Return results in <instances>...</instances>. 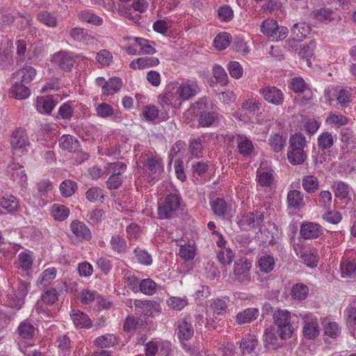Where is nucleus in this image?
Here are the masks:
<instances>
[{
    "mask_svg": "<svg viewBox=\"0 0 356 356\" xmlns=\"http://www.w3.org/2000/svg\"><path fill=\"white\" fill-rule=\"evenodd\" d=\"M273 318L280 338L283 340L289 339L297 327L298 316L286 309H277L273 313Z\"/></svg>",
    "mask_w": 356,
    "mask_h": 356,
    "instance_id": "obj_1",
    "label": "nucleus"
},
{
    "mask_svg": "<svg viewBox=\"0 0 356 356\" xmlns=\"http://www.w3.org/2000/svg\"><path fill=\"white\" fill-rule=\"evenodd\" d=\"M307 143L305 136L301 133H295L290 136L287 159L291 165H302L306 161L307 156L305 148Z\"/></svg>",
    "mask_w": 356,
    "mask_h": 356,
    "instance_id": "obj_2",
    "label": "nucleus"
},
{
    "mask_svg": "<svg viewBox=\"0 0 356 356\" xmlns=\"http://www.w3.org/2000/svg\"><path fill=\"white\" fill-rule=\"evenodd\" d=\"M183 204V200L177 192L170 193L161 198L158 204V216L160 219L175 216Z\"/></svg>",
    "mask_w": 356,
    "mask_h": 356,
    "instance_id": "obj_3",
    "label": "nucleus"
},
{
    "mask_svg": "<svg viewBox=\"0 0 356 356\" xmlns=\"http://www.w3.org/2000/svg\"><path fill=\"white\" fill-rule=\"evenodd\" d=\"M10 145L13 154L16 156H22L28 152L31 143L24 129L19 127L13 131L10 136Z\"/></svg>",
    "mask_w": 356,
    "mask_h": 356,
    "instance_id": "obj_4",
    "label": "nucleus"
},
{
    "mask_svg": "<svg viewBox=\"0 0 356 356\" xmlns=\"http://www.w3.org/2000/svg\"><path fill=\"white\" fill-rule=\"evenodd\" d=\"M176 95L177 99L181 101H187L200 92V86L195 80L184 79L176 83Z\"/></svg>",
    "mask_w": 356,
    "mask_h": 356,
    "instance_id": "obj_5",
    "label": "nucleus"
},
{
    "mask_svg": "<svg viewBox=\"0 0 356 356\" xmlns=\"http://www.w3.org/2000/svg\"><path fill=\"white\" fill-rule=\"evenodd\" d=\"M145 171L152 177V180H158L163 172L161 160L153 155H144L140 159Z\"/></svg>",
    "mask_w": 356,
    "mask_h": 356,
    "instance_id": "obj_6",
    "label": "nucleus"
},
{
    "mask_svg": "<svg viewBox=\"0 0 356 356\" xmlns=\"http://www.w3.org/2000/svg\"><path fill=\"white\" fill-rule=\"evenodd\" d=\"M261 31L268 38L275 40H284L289 33L286 27H280L277 22L270 18L263 22L261 26Z\"/></svg>",
    "mask_w": 356,
    "mask_h": 356,
    "instance_id": "obj_7",
    "label": "nucleus"
},
{
    "mask_svg": "<svg viewBox=\"0 0 356 356\" xmlns=\"http://www.w3.org/2000/svg\"><path fill=\"white\" fill-rule=\"evenodd\" d=\"M303 320L302 333L305 338L313 339L320 334V327L317 317L312 313L300 314Z\"/></svg>",
    "mask_w": 356,
    "mask_h": 356,
    "instance_id": "obj_8",
    "label": "nucleus"
},
{
    "mask_svg": "<svg viewBox=\"0 0 356 356\" xmlns=\"http://www.w3.org/2000/svg\"><path fill=\"white\" fill-rule=\"evenodd\" d=\"M239 349L243 356H257L259 348L257 337L252 334L243 337L240 342Z\"/></svg>",
    "mask_w": 356,
    "mask_h": 356,
    "instance_id": "obj_9",
    "label": "nucleus"
},
{
    "mask_svg": "<svg viewBox=\"0 0 356 356\" xmlns=\"http://www.w3.org/2000/svg\"><path fill=\"white\" fill-rule=\"evenodd\" d=\"M51 62L60 70L70 72L74 66L75 59L73 54L65 51H60L53 55Z\"/></svg>",
    "mask_w": 356,
    "mask_h": 356,
    "instance_id": "obj_10",
    "label": "nucleus"
},
{
    "mask_svg": "<svg viewBox=\"0 0 356 356\" xmlns=\"http://www.w3.org/2000/svg\"><path fill=\"white\" fill-rule=\"evenodd\" d=\"M291 89L295 92L299 93V97H301V103L305 104L308 100L312 98V92L307 87L304 79L301 77L297 76L291 79Z\"/></svg>",
    "mask_w": 356,
    "mask_h": 356,
    "instance_id": "obj_11",
    "label": "nucleus"
},
{
    "mask_svg": "<svg viewBox=\"0 0 356 356\" xmlns=\"http://www.w3.org/2000/svg\"><path fill=\"white\" fill-rule=\"evenodd\" d=\"M136 313L147 317H154L161 313V305L154 300L136 302Z\"/></svg>",
    "mask_w": 356,
    "mask_h": 356,
    "instance_id": "obj_12",
    "label": "nucleus"
},
{
    "mask_svg": "<svg viewBox=\"0 0 356 356\" xmlns=\"http://www.w3.org/2000/svg\"><path fill=\"white\" fill-rule=\"evenodd\" d=\"M264 99L272 104L279 106L284 102V93L275 86H267L260 89Z\"/></svg>",
    "mask_w": 356,
    "mask_h": 356,
    "instance_id": "obj_13",
    "label": "nucleus"
},
{
    "mask_svg": "<svg viewBox=\"0 0 356 356\" xmlns=\"http://www.w3.org/2000/svg\"><path fill=\"white\" fill-rule=\"evenodd\" d=\"M300 235L304 239H315L323 234L322 227L315 222H304L300 227Z\"/></svg>",
    "mask_w": 356,
    "mask_h": 356,
    "instance_id": "obj_14",
    "label": "nucleus"
},
{
    "mask_svg": "<svg viewBox=\"0 0 356 356\" xmlns=\"http://www.w3.org/2000/svg\"><path fill=\"white\" fill-rule=\"evenodd\" d=\"M33 262V257L31 252L25 250L18 254L16 264H17L18 268H21L25 272L24 274L22 275L24 277H29L31 276Z\"/></svg>",
    "mask_w": 356,
    "mask_h": 356,
    "instance_id": "obj_15",
    "label": "nucleus"
},
{
    "mask_svg": "<svg viewBox=\"0 0 356 356\" xmlns=\"http://www.w3.org/2000/svg\"><path fill=\"white\" fill-rule=\"evenodd\" d=\"M37 74L36 70L31 65H24L13 73L12 77L26 85L32 82Z\"/></svg>",
    "mask_w": 356,
    "mask_h": 356,
    "instance_id": "obj_16",
    "label": "nucleus"
},
{
    "mask_svg": "<svg viewBox=\"0 0 356 356\" xmlns=\"http://www.w3.org/2000/svg\"><path fill=\"white\" fill-rule=\"evenodd\" d=\"M176 331L181 343L189 340L194 334L193 325L184 318L177 322Z\"/></svg>",
    "mask_w": 356,
    "mask_h": 356,
    "instance_id": "obj_17",
    "label": "nucleus"
},
{
    "mask_svg": "<svg viewBox=\"0 0 356 356\" xmlns=\"http://www.w3.org/2000/svg\"><path fill=\"white\" fill-rule=\"evenodd\" d=\"M97 115L102 118H111L115 121L122 120V114L120 111L114 110L113 108L107 103H101L95 108Z\"/></svg>",
    "mask_w": 356,
    "mask_h": 356,
    "instance_id": "obj_18",
    "label": "nucleus"
},
{
    "mask_svg": "<svg viewBox=\"0 0 356 356\" xmlns=\"http://www.w3.org/2000/svg\"><path fill=\"white\" fill-rule=\"evenodd\" d=\"M288 209L300 210L305 206L303 193L296 189L290 190L286 196Z\"/></svg>",
    "mask_w": 356,
    "mask_h": 356,
    "instance_id": "obj_19",
    "label": "nucleus"
},
{
    "mask_svg": "<svg viewBox=\"0 0 356 356\" xmlns=\"http://www.w3.org/2000/svg\"><path fill=\"white\" fill-rule=\"evenodd\" d=\"M70 229L80 241H89L92 238L89 228L86 224L79 220L72 221L70 225Z\"/></svg>",
    "mask_w": 356,
    "mask_h": 356,
    "instance_id": "obj_20",
    "label": "nucleus"
},
{
    "mask_svg": "<svg viewBox=\"0 0 356 356\" xmlns=\"http://www.w3.org/2000/svg\"><path fill=\"white\" fill-rule=\"evenodd\" d=\"M12 87L10 90V94L12 97L18 99H26L29 97L31 92L26 84L23 83L13 77L11 78Z\"/></svg>",
    "mask_w": 356,
    "mask_h": 356,
    "instance_id": "obj_21",
    "label": "nucleus"
},
{
    "mask_svg": "<svg viewBox=\"0 0 356 356\" xmlns=\"http://www.w3.org/2000/svg\"><path fill=\"white\" fill-rule=\"evenodd\" d=\"M7 171L12 179L17 181L20 185L24 184L27 181V176L23 167L18 163L11 161L8 165Z\"/></svg>",
    "mask_w": 356,
    "mask_h": 356,
    "instance_id": "obj_22",
    "label": "nucleus"
},
{
    "mask_svg": "<svg viewBox=\"0 0 356 356\" xmlns=\"http://www.w3.org/2000/svg\"><path fill=\"white\" fill-rule=\"evenodd\" d=\"M264 346L266 349H276L281 346L282 342L277 335L275 330L269 327L264 332Z\"/></svg>",
    "mask_w": 356,
    "mask_h": 356,
    "instance_id": "obj_23",
    "label": "nucleus"
},
{
    "mask_svg": "<svg viewBox=\"0 0 356 356\" xmlns=\"http://www.w3.org/2000/svg\"><path fill=\"white\" fill-rule=\"evenodd\" d=\"M237 149L243 156H250L254 150V145L251 140L244 135H238L236 138Z\"/></svg>",
    "mask_w": 356,
    "mask_h": 356,
    "instance_id": "obj_24",
    "label": "nucleus"
},
{
    "mask_svg": "<svg viewBox=\"0 0 356 356\" xmlns=\"http://www.w3.org/2000/svg\"><path fill=\"white\" fill-rule=\"evenodd\" d=\"M70 317L76 327L90 328L92 325V321L89 316L79 310H72Z\"/></svg>",
    "mask_w": 356,
    "mask_h": 356,
    "instance_id": "obj_25",
    "label": "nucleus"
},
{
    "mask_svg": "<svg viewBox=\"0 0 356 356\" xmlns=\"http://www.w3.org/2000/svg\"><path fill=\"white\" fill-rule=\"evenodd\" d=\"M159 64V60L153 56L140 57L136 60H132L130 64V68L136 69H145L157 66Z\"/></svg>",
    "mask_w": 356,
    "mask_h": 356,
    "instance_id": "obj_26",
    "label": "nucleus"
},
{
    "mask_svg": "<svg viewBox=\"0 0 356 356\" xmlns=\"http://www.w3.org/2000/svg\"><path fill=\"white\" fill-rule=\"evenodd\" d=\"M78 17L82 22L88 23L97 26L102 25L104 22L102 17L96 15L90 9L81 10L78 14Z\"/></svg>",
    "mask_w": 356,
    "mask_h": 356,
    "instance_id": "obj_27",
    "label": "nucleus"
},
{
    "mask_svg": "<svg viewBox=\"0 0 356 356\" xmlns=\"http://www.w3.org/2000/svg\"><path fill=\"white\" fill-rule=\"evenodd\" d=\"M337 140V135H333L329 131L322 132L317 138V145L322 151L330 149Z\"/></svg>",
    "mask_w": 356,
    "mask_h": 356,
    "instance_id": "obj_28",
    "label": "nucleus"
},
{
    "mask_svg": "<svg viewBox=\"0 0 356 356\" xmlns=\"http://www.w3.org/2000/svg\"><path fill=\"white\" fill-rule=\"evenodd\" d=\"M268 145L275 152H282L286 144V136L279 133L272 134L268 138Z\"/></svg>",
    "mask_w": 356,
    "mask_h": 356,
    "instance_id": "obj_29",
    "label": "nucleus"
},
{
    "mask_svg": "<svg viewBox=\"0 0 356 356\" xmlns=\"http://www.w3.org/2000/svg\"><path fill=\"white\" fill-rule=\"evenodd\" d=\"M259 315V311L258 309L248 308L236 315V321L238 324L249 323L257 319Z\"/></svg>",
    "mask_w": 356,
    "mask_h": 356,
    "instance_id": "obj_30",
    "label": "nucleus"
},
{
    "mask_svg": "<svg viewBox=\"0 0 356 356\" xmlns=\"http://www.w3.org/2000/svg\"><path fill=\"white\" fill-rule=\"evenodd\" d=\"M332 188L336 197L345 200L348 197L351 187L343 181L336 180L333 182Z\"/></svg>",
    "mask_w": 356,
    "mask_h": 356,
    "instance_id": "obj_31",
    "label": "nucleus"
},
{
    "mask_svg": "<svg viewBox=\"0 0 356 356\" xmlns=\"http://www.w3.org/2000/svg\"><path fill=\"white\" fill-rule=\"evenodd\" d=\"M310 30V26L304 22L295 24L291 29L293 40L296 41L302 40L309 34Z\"/></svg>",
    "mask_w": 356,
    "mask_h": 356,
    "instance_id": "obj_32",
    "label": "nucleus"
},
{
    "mask_svg": "<svg viewBox=\"0 0 356 356\" xmlns=\"http://www.w3.org/2000/svg\"><path fill=\"white\" fill-rule=\"evenodd\" d=\"M59 145L70 152H75L79 149V141L73 136L63 135L59 139Z\"/></svg>",
    "mask_w": 356,
    "mask_h": 356,
    "instance_id": "obj_33",
    "label": "nucleus"
},
{
    "mask_svg": "<svg viewBox=\"0 0 356 356\" xmlns=\"http://www.w3.org/2000/svg\"><path fill=\"white\" fill-rule=\"evenodd\" d=\"M0 206L10 213L17 211L19 201L14 195L6 193L0 197Z\"/></svg>",
    "mask_w": 356,
    "mask_h": 356,
    "instance_id": "obj_34",
    "label": "nucleus"
},
{
    "mask_svg": "<svg viewBox=\"0 0 356 356\" xmlns=\"http://www.w3.org/2000/svg\"><path fill=\"white\" fill-rule=\"evenodd\" d=\"M211 210L216 216L225 218L228 215L229 207L223 198L218 197L210 202Z\"/></svg>",
    "mask_w": 356,
    "mask_h": 356,
    "instance_id": "obj_35",
    "label": "nucleus"
},
{
    "mask_svg": "<svg viewBox=\"0 0 356 356\" xmlns=\"http://www.w3.org/2000/svg\"><path fill=\"white\" fill-rule=\"evenodd\" d=\"M111 250L118 254H122L127 252V245L123 236L119 234L112 236L110 240Z\"/></svg>",
    "mask_w": 356,
    "mask_h": 356,
    "instance_id": "obj_36",
    "label": "nucleus"
},
{
    "mask_svg": "<svg viewBox=\"0 0 356 356\" xmlns=\"http://www.w3.org/2000/svg\"><path fill=\"white\" fill-rule=\"evenodd\" d=\"M70 35L73 40L86 44L93 40V37L88 33V31L81 28L72 29Z\"/></svg>",
    "mask_w": 356,
    "mask_h": 356,
    "instance_id": "obj_37",
    "label": "nucleus"
},
{
    "mask_svg": "<svg viewBox=\"0 0 356 356\" xmlns=\"http://www.w3.org/2000/svg\"><path fill=\"white\" fill-rule=\"evenodd\" d=\"M56 102L51 97H38L36 102L38 111L49 114L56 106Z\"/></svg>",
    "mask_w": 356,
    "mask_h": 356,
    "instance_id": "obj_38",
    "label": "nucleus"
},
{
    "mask_svg": "<svg viewBox=\"0 0 356 356\" xmlns=\"http://www.w3.org/2000/svg\"><path fill=\"white\" fill-rule=\"evenodd\" d=\"M37 19L49 28H55L58 24L57 16L47 10L40 11L37 15Z\"/></svg>",
    "mask_w": 356,
    "mask_h": 356,
    "instance_id": "obj_39",
    "label": "nucleus"
},
{
    "mask_svg": "<svg viewBox=\"0 0 356 356\" xmlns=\"http://www.w3.org/2000/svg\"><path fill=\"white\" fill-rule=\"evenodd\" d=\"M213 108V102L208 97L200 98L198 101L191 105V108L193 113L200 115L207 112Z\"/></svg>",
    "mask_w": 356,
    "mask_h": 356,
    "instance_id": "obj_40",
    "label": "nucleus"
},
{
    "mask_svg": "<svg viewBox=\"0 0 356 356\" xmlns=\"http://www.w3.org/2000/svg\"><path fill=\"white\" fill-rule=\"evenodd\" d=\"M257 179L259 184L263 187H271L275 181L273 170L257 172Z\"/></svg>",
    "mask_w": 356,
    "mask_h": 356,
    "instance_id": "obj_41",
    "label": "nucleus"
},
{
    "mask_svg": "<svg viewBox=\"0 0 356 356\" xmlns=\"http://www.w3.org/2000/svg\"><path fill=\"white\" fill-rule=\"evenodd\" d=\"M12 288L13 293L25 299L30 288V282L17 277V282L12 284Z\"/></svg>",
    "mask_w": 356,
    "mask_h": 356,
    "instance_id": "obj_42",
    "label": "nucleus"
},
{
    "mask_svg": "<svg viewBox=\"0 0 356 356\" xmlns=\"http://www.w3.org/2000/svg\"><path fill=\"white\" fill-rule=\"evenodd\" d=\"M57 270L55 268H49L44 270L38 277L36 284L47 286L56 277Z\"/></svg>",
    "mask_w": 356,
    "mask_h": 356,
    "instance_id": "obj_43",
    "label": "nucleus"
},
{
    "mask_svg": "<svg viewBox=\"0 0 356 356\" xmlns=\"http://www.w3.org/2000/svg\"><path fill=\"white\" fill-rule=\"evenodd\" d=\"M314 17L316 19L328 23L334 19L336 13L331 9L323 8L313 11Z\"/></svg>",
    "mask_w": 356,
    "mask_h": 356,
    "instance_id": "obj_44",
    "label": "nucleus"
},
{
    "mask_svg": "<svg viewBox=\"0 0 356 356\" xmlns=\"http://www.w3.org/2000/svg\"><path fill=\"white\" fill-rule=\"evenodd\" d=\"M122 86V81L118 77H112L106 81L104 95H111L118 92Z\"/></svg>",
    "mask_w": 356,
    "mask_h": 356,
    "instance_id": "obj_45",
    "label": "nucleus"
},
{
    "mask_svg": "<svg viewBox=\"0 0 356 356\" xmlns=\"http://www.w3.org/2000/svg\"><path fill=\"white\" fill-rule=\"evenodd\" d=\"M18 332L22 338L29 339L34 336L35 327L29 320H25L19 324Z\"/></svg>",
    "mask_w": 356,
    "mask_h": 356,
    "instance_id": "obj_46",
    "label": "nucleus"
},
{
    "mask_svg": "<svg viewBox=\"0 0 356 356\" xmlns=\"http://www.w3.org/2000/svg\"><path fill=\"white\" fill-rule=\"evenodd\" d=\"M336 99L339 104L342 107H346L351 102V88H340L336 90Z\"/></svg>",
    "mask_w": 356,
    "mask_h": 356,
    "instance_id": "obj_47",
    "label": "nucleus"
},
{
    "mask_svg": "<svg viewBox=\"0 0 356 356\" xmlns=\"http://www.w3.org/2000/svg\"><path fill=\"white\" fill-rule=\"evenodd\" d=\"M199 115L198 122L202 127H210L218 119V114L215 111H208Z\"/></svg>",
    "mask_w": 356,
    "mask_h": 356,
    "instance_id": "obj_48",
    "label": "nucleus"
},
{
    "mask_svg": "<svg viewBox=\"0 0 356 356\" xmlns=\"http://www.w3.org/2000/svg\"><path fill=\"white\" fill-rule=\"evenodd\" d=\"M340 268L343 277H351L356 272V261L344 259L341 261Z\"/></svg>",
    "mask_w": 356,
    "mask_h": 356,
    "instance_id": "obj_49",
    "label": "nucleus"
},
{
    "mask_svg": "<svg viewBox=\"0 0 356 356\" xmlns=\"http://www.w3.org/2000/svg\"><path fill=\"white\" fill-rule=\"evenodd\" d=\"M33 312L39 314L42 320L52 318L56 313L55 311L49 309L47 305H44L40 300L35 304Z\"/></svg>",
    "mask_w": 356,
    "mask_h": 356,
    "instance_id": "obj_50",
    "label": "nucleus"
},
{
    "mask_svg": "<svg viewBox=\"0 0 356 356\" xmlns=\"http://www.w3.org/2000/svg\"><path fill=\"white\" fill-rule=\"evenodd\" d=\"M51 214L56 220L63 221L69 216L70 210L65 205L55 204L52 206Z\"/></svg>",
    "mask_w": 356,
    "mask_h": 356,
    "instance_id": "obj_51",
    "label": "nucleus"
},
{
    "mask_svg": "<svg viewBox=\"0 0 356 356\" xmlns=\"http://www.w3.org/2000/svg\"><path fill=\"white\" fill-rule=\"evenodd\" d=\"M156 283L150 278L143 279L140 281L139 291L145 295H153L156 293Z\"/></svg>",
    "mask_w": 356,
    "mask_h": 356,
    "instance_id": "obj_52",
    "label": "nucleus"
},
{
    "mask_svg": "<svg viewBox=\"0 0 356 356\" xmlns=\"http://www.w3.org/2000/svg\"><path fill=\"white\" fill-rule=\"evenodd\" d=\"M77 184L70 179L64 180L60 185L59 189L63 197L72 196L77 190Z\"/></svg>",
    "mask_w": 356,
    "mask_h": 356,
    "instance_id": "obj_53",
    "label": "nucleus"
},
{
    "mask_svg": "<svg viewBox=\"0 0 356 356\" xmlns=\"http://www.w3.org/2000/svg\"><path fill=\"white\" fill-rule=\"evenodd\" d=\"M308 287L302 283L294 284L291 289V294L294 299L298 300H305L308 296Z\"/></svg>",
    "mask_w": 356,
    "mask_h": 356,
    "instance_id": "obj_54",
    "label": "nucleus"
},
{
    "mask_svg": "<svg viewBox=\"0 0 356 356\" xmlns=\"http://www.w3.org/2000/svg\"><path fill=\"white\" fill-rule=\"evenodd\" d=\"M58 298V293L56 289L54 288H47L41 296V302L47 305H53Z\"/></svg>",
    "mask_w": 356,
    "mask_h": 356,
    "instance_id": "obj_55",
    "label": "nucleus"
},
{
    "mask_svg": "<svg viewBox=\"0 0 356 356\" xmlns=\"http://www.w3.org/2000/svg\"><path fill=\"white\" fill-rule=\"evenodd\" d=\"M106 169L111 175L116 177H124L123 174L127 170V165L124 163L120 161L108 163L107 164Z\"/></svg>",
    "mask_w": 356,
    "mask_h": 356,
    "instance_id": "obj_56",
    "label": "nucleus"
},
{
    "mask_svg": "<svg viewBox=\"0 0 356 356\" xmlns=\"http://www.w3.org/2000/svg\"><path fill=\"white\" fill-rule=\"evenodd\" d=\"M258 265L261 271L269 273L275 267V259L273 257L266 254L261 257L258 261Z\"/></svg>",
    "mask_w": 356,
    "mask_h": 356,
    "instance_id": "obj_57",
    "label": "nucleus"
},
{
    "mask_svg": "<svg viewBox=\"0 0 356 356\" xmlns=\"http://www.w3.org/2000/svg\"><path fill=\"white\" fill-rule=\"evenodd\" d=\"M135 41L136 45L139 47V54H153L156 52L155 49L152 47L150 42L147 40L141 38H136Z\"/></svg>",
    "mask_w": 356,
    "mask_h": 356,
    "instance_id": "obj_58",
    "label": "nucleus"
},
{
    "mask_svg": "<svg viewBox=\"0 0 356 356\" xmlns=\"http://www.w3.org/2000/svg\"><path fill=\"white\" fill-rule=\"evenodd\" d=\"M231 42V36L226 32H222L216 35L213 40L214 47L218 50L226 49Z\"/></svg>",
    "mask_w": 356,
    "mask_h": 356,
    "instance_id": "obj_59",
    "label": "nucleus"
},
{
    "mask_svg": "<svg viewBox=\"0 0 356 356\" xmlns=\"http://www.w3.org/2000/svg\"><path fill=\"white\" fill-rule=\"evenodd\" d=\"M302 185L307 193H314L318 188V179L313 175H307L302 178Z\"/></svg>",
    "mask_w": 356,
    "mask_h": 356,
    "instance_id": "obj_60",
    "label": "nucleus"
},
{
    "mask_svg": "<svg viewBox=\"0 0 356 356\" xmlns=\"http://www.w3.org/2000/svg\"><path fill=\"white\" fill-rule=\"evenodd\" d=\"M124 279L125 284L132 291L138 292L140 287V281L134 274L129 270L124 271Z\"/></svg>",
    "mask_w": 356,
    "mask_h": 356,
    "instance_id": "obj_61",
    "label": "nucleus"
},
{
    "mask_svg": "<svg viewBox=\"0 0 356 356\" xmlns=\"http://www.w3.org/2000/svg\"><path fill=\"white\" fill-rule=\"evenodd\" d=\"M178 100L173 93L170 91H167L164 94L159 96V102L163 108H169L172 106L176 104V101Z\"/></svg>",
    "mask_w": 356,
    "mask_h": 356,
    "instance_id": "obj_62",
    "label": "nucleus"
},
{
    "mask_svg": "<svg viewBox=\"0 0 356 356\" xmlns=\"http://www.w3.org/2000/svg\"><path fill=\"white\" fill-rule=\"evenodd\" d=\"M86 197L90 202L99 200L102 202L104 199V191L97 186L91 187L86 191Z\"/></svg>",
    "mask_w": 356,
    "mask_h": 356,
    "instance_id": "obj_63",
    "label": "nucleus"
},
{
    "mask_svg": "<svg viewBox=\"0 0 356 356\" xmlns=\"http://www.w3.org/2000/svg\"><path fill=\"white\" fill-rule=\"evenodd\" d=\"M326 123L332 127H339L348 123L346 117L335 113H330L326 118Z\"/></svg>",
    "mask_w": 356,
    "mask_h": 356,
    "instance_id": "obj_64",
    "label": "nucleus"
}]
</instances>
